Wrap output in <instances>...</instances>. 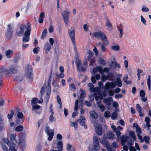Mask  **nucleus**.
<instances>
[{
  "mask_svg": "<svg viewBox=\"0 0 151 151\" xmlns=\"http://www.w3.org/2000/svg\"><path fill=\"white\" fill-rule=\"evenodd\" d=\"M32 68L31 66H28L25 70V74L26 78L30 81L33 79L32 73Z\"/></svg>",
  "mask_w": 151,
  "mask_h": 151,
  "instance_id": "39448f33",
  "label": "nucleus"
},
{
  "mask_svg": "<svg viewBox=\"0 0 151 151\" xmlns=\"http://www.w3.org/2000/svg\"><path fill=\"white\" fill-rule=\"evenodd\" d=\"M106 26L108 27L109 30L112 29V24L109 19L107 17L106 18Z\"/></svg>",
  "mask_w": 151,
  "mask_h": 151,
  "instance_id": "6ab92c4d",
  "label": "nucleus"
},
{
  "mask_svg": "<svg viewBox=\"0 0 151 151\" xmlns=\"http://www.w3.org/2000/svg\"><path fill=\"white\" fill-rule=\"evenodd\" d=\"M110 113L109 111H106L104 113V116L106 118H108L110 117Z\"/></svg>",
  "mask_w": 151,
  "mask_h": 151,
  "instance_id": "603ef678",
  "label": "nucleus"
},
{
  "mask_svg": "<svg viewBox=\"0 0 151 151\" xmlns=\"http://www.w3.org/2000/svg\"><path fill=\"white\" fill-rule=\"evenodd\" d=\"M117 117V114L116 112H114L111 115V118L112 119H116Z\"/></svg>",
  "mask_w": 151,
  "mask_h": 151,
  "instance_id": "4d7b16f0",
  "label": "nucleus"
},
{
  "mask_svg": "<svg viewBox=\"0 0 151 151\" xmlns=\"http://www.w3.org/2000/svg\"><path fill=\"white\" fill-rule=\"evenodd\" d=\"M9 147V151H17L18 147L16 144H8Z\"/></svg>",
  "mask_w": 151,
  "mask_h": 151,
  "instance_id": "aec40b11",
  "label": "nucleus"
},
{
  "mask_svg": "<svg viewBox=\"0 0 151 151\" xmlns=\"http://www.w3.org/2000/svg\"><path fill=\"white\" fill-rule=\"evenodd\" d=\"M113 99L111 97H109L108 98H105L103 99V102L108 106H110L111 104V101Z\"/></svg>",
  "mask_w": 151,
  "mask_h": 151,
  "instance_id": "412c9836",
  "label": "nucleus"
},
{
  "mask_svg": "<svg viewBox=\"0 0 151 151\" xmlns=\"http://www.w3.org/2000/svg\"><path fill=\"white\" fill-rule=\"evenodd\" d=\"M45 130L46 134L48 137V140L49 141H51L53 139L54 135V130L52 129H50L48 126H47Z\"/></svg>",
  "mask_w": 151,
  "mask_h": 151,
  "instance_id": "20e7f679",
  "label": "nucleus"
},
{
  "mask_svg": "<svg viewBox=\"0 0 151 151\" xmlns=\"http://www.w3.org/2000/svg\"><path fill=\"white\" fill-rule=\"evenodd\" d=\"M19 146L21 151L24 150L26 147V144L25 141L22 139H20L19 141Z\"/></svg>",
  "mask_w": 151,
  "mask_h": 151,
  "instance_id": "ddd939ff",
  "label": "nucleus"
},
{
  "mask_svg": "<svg viewBox=\"0 0 151 151\" xmlns=\"http://www.w3.org/2000/svg\"><path fill=\"white\" fill-rule=\"evenodd\" d=\"M1 147L3 151H9L6 147L4 144H1Z\"/></svg>",
  "mask_w": 151,
  "mask_h": 151,
  "instance_id": "e2e57ef3",
  "label": "nucleus"
},
{
  "mask_svg": "<svg viewBox=\"0 0 151 151\" xmlns=\"http://www.w3.org/2000/svg\"><path fill=\"white\" fill-rule=\"evenodd\" d=\"M94 93L93 94H91L89 95V99L91 101H92L94 100Z\"/></svg>",
  "mask_w": 151,
  "mask_h": 151,
  "instance_id": "0e129e2a",
  "label": "nucleus"
},
{
  "mask_svg": "<svg viewBox=\"0 0 151 151\" xmlns=\"http://www.w3.org/2000/svg\"><path fill=\"white\" fill-rule=\"evenodd\" d=\"M85 120L86 119L84 116H81L79 119L77 120V122H78L82 126H84L85 129H86L87 127L85 126Z\"/></svg>",
  "mask_w": 151,
  "mask_h": 151,
  "instance_id": "4468645a",
  "label": "nucleus"
},
{
  "mask_svg": "<svg viewBox=\"0 0 151 151\" xmlns=\"http://www.w3.org/2000/svg\"><path fill=\"white\" fill-rule=\"evenodd\" d=\"M119 45H113L111 46V48L112 50L115 51H117L119 49Z\"/></svg>",
  "mask_w": 151,
  "mask_h": 151,
  "instance_id": "a18cd8bd",
  "label": "nucleus"
},
{
  "mask_svg": "<svg viewBox=\"0 0 151 151\" xmlns=\"http://www.w3.org/2000/svg\"><path fill=\"white\" fill-rule=\"evenodd\" d=\"M140 19L141 22L144 24L145 25H146V21L145 19L142 16H140Z\"/></svg>",
  "mask_w": 151,
  "mask_h": 151,
  "instance_id": "6e6d98bb",
  "label": "nucleus"
},
{
  "mask_svg": "<svg viewBox=\"0 0 151 151\" xmlns=\"http://www.w3.org/2000/svg\"><path fill=\"white\" fill-rule=\"evenodd\" d=\"M100 38L101 39L103 43H104V44H105V43L106 44H109L106 36L104 33L102 32Z\"/></svg>",
  "mask_w": 151,
  "mask_h": 151,
  "instance_id": "4be33fe9",
  "label": "nucleus"
},
{
  "mask_svg": "<svg viewBox=\"0 0 151 151\" xmlns=\"http://www.w3.org/2000/svg\"><path fill=\"white\" fill-rule=\"evenodd\" d=\"M10 112L11 113L8 114L7 115V118L9 120L12 118L13 115L14 114V112L13 110H11Z\"/></svg>",
  "mask_w": 151,
  "mask_h": 151,
  "instance_id": "37998d69",
  "label": "nucleus"
},
{
  "mask_svg": "<svg viewBox=\"0 0 151 151\" xmlns=\"http://www.w3.org/2000/svg\"><path fill=\"white\" fill-rule=\"evenodd\" d=\"M23 127L22 125H19L17 127L15 130L17 132H20L23 129Z\"/></svg>",
  "mask_w": 151,
  "mask_h": 151,
  "instance_id": "79ce46f5",
  "label": "nucleus"
},
{
  "mask_svg": "<svg viewBox=\"0 0 151 151\" xmlns=\"http://www.w3.org/2000/svg\"><path fill=\"white\" fill-rule=\"evenodd\" d=\"M114 136V134L112 132H109L107 134V137L108 139H112Z\"/></svg>",
  "mask_w": 151,
  "mask_h": 151,
  "instance_id": "2f4dec72",
  "label": "nucleus"
},
{
  "mask_svg": "<svg viewBox=\"0 0 151 151\" xmlns=\"http://www.w3.org/2000/svg\"><path fill=\"white\" fill-rule=\"evenodd\" d=\"M105 86L106 89H109L110 88H114L116 87V85L114 82H107L106 83Z\"/></svg>",
  "mask_w": 151,
  "mask_h": 151,
  "instance_id": "2eb2a0df",
  "label": "nucleus"
},
{
  "mask_svg": "<svg viewBox=\"0 0 151 151\" xmlns=\"http://www.w3.org/2000/svg\"><path fill=\"white\" fill-rule=\"evenodd\" d=\"M16 135L15 134H12L10 137V141L8 144H15L17 143V140L16 139Z\"/></svg>",
  "mask_w": 151,
  "mask_h": 151,
  "instance_id": "a211bd4d",
  "label": "nucleus"
},
{
  "mask_svg": "<svg viewBox=\"0 0 151 151\" xmlns=\"http://www.w3.org/2000/svg\"><path fill=\"white\" fill-rule=\"evenodd\" d=\"M14 24L12 23H10L8 25L6 31L13 32L14 31Z\"/></svg>",
  "mask_w": 151,
  "mask_h": 151,
  "instance_id": "b1692460",
  "label": "nucleus"
},
{
  "mask_svg": "<svg viewBox=\"0 0 151 151\" xmlns=\"http://www.w3.org/2000/svg\"><path fill=\"white\" fill-rule=\"evenodd\" d=\"M128 78V76L127 75H126L123 78V80L127 84H130L131 83V82L130 81H127V80Z\"/></svg>",
  "mask_w": 151,
  "mask_h": 151,
  "instance_id": "58836bf2",
  "label": "nucleus"
},
{
  "mask_svg": "<svg viewBox=\"0 0 151 151\" xmlns=\"http://www.w3.org/2000/svg\"><path fill=\"white\" fill-rule=\"evenodd\" d=\"M2 142L3 143L2 144H7L8 145V144H9V140L7 139L4 138L3 139Z\"/></svg>",
  "mask_w": 151,
  "mask_h": 151,
  "instance_id": "680f3d73",
  "label": "nucleus"
},
{
  "mask_svg": "<svg viewBox=\"0 0 151 151\" xmlns=\"http://www.w3.org/2000/svg\"><path fill=\"white\" fill-rule=\"evenodd\" d=\"M93 51L95 52V54L96 56H98L99 55V52L97 49L96 47H95L93 49Z\"/></svg>",
  "mask_w": 151,
  "mask_h": 151,
  "instance_id": "774afa93",
  "label": "nucleus"
},
{
  "mask_svg": "<svg viewBox=\"0 0 151 151\" xmlns=\"http://www.w3.org/2000/svg\"><path fill=\"white\" fill-rule=\"evenodd\" d=\"M93 145L95 150L96 151L99 150L100 149V146L98 139V138L96 135L93 136Z\"/></svg>",
  "mask_w": 151,
  "mask_h": 151,
  "instance_id": "0eeeda50",
  "label": "nucleus"
},
{
  "mask_svg": "<svg viewBox=\"0 0 151 151\" xmlns=\"http://www.w3.org/2000/svg\"><path fill=\"white\" fill-rule=\"evenodd\" d=\"M88 55L87 56V60L90 62L89 65H92L93 63L95 61V58L93 56V53L92 51L88 50Z\"/></svg>",
  "mask_w": 151,
  "mask_h": 151,
  "instance_id": "6e6552de",
  "label": "nucleus"
},
{
  "mask_svg": "<svg viewBox=\"0 0 151 151\" xmlns=\"http://www.w3.org/2000/svg\"><path fill=\"white\" fill-rule=\"evenodd\" d=\"M29 27L31 28L30 24L29 22H27L26 25H21L18 27L16 29V35L18 36H22L28 29Z\"/></svg>",
  "mask_w": 151,
  "mask_h": 151,
  "instance_id": "7ed1b4c3",
  "label": "nucleus"
},
{
  "mask_svg": "<svg viewBox=\"0 0 151 151\" xmlns=\"http://www.w3.org/2000/svg\"><path fill=\"white\" fill-rule=\"evenodd\" d=\"M81 91L82 92L80 95V99H83L84 97H86V94L84 93V92L83 91V90L82 89H80Z\"/></svg>",
  "mask_w": 151,
  "mask_h": 151,
  "instance_id": "49530a36",
  "label": "nucleus"
},
{
  "mask_svg": "<svg viewBox=\"0 0 151 151\" xmlns=\"http://www.w3.org/2000/svg\"><path fill=\"white\" fill-rule=\"evenodd\" d=\"M58 151H63V143L62 141H59L57 143Z\"/></svg>",
  "mask_w": 151,
  "mask_h": 151,
  "instance_id": "393cba45",
  "label": "nucleus"
},
{
  "mask_svg": "<svg viewBox=\"0 0 151 151\" xmlns=\"http://www.w3.org/2000/svg\"><path fill=\"white\" fill-rule=\"evenodd\" d=\"M13 52L11 50H8L5 52V54L7 58H10L12 56Z\"/></svg>",
  "mask_w": 151,
  "mask_h": 151,
  "instance_id": "a878e982",
  "label": "nucleus"
},
{
  "mask_svg": "<svg viewBox=\"0 0 151 151\" xmlns=\"http://www.w3.org/2000/svg\"><path fill=\"white\" fill-rule=\"evenodd\" d=\"M28 29L25 31L24 34V36L23 37L22 41L23 42H27L29 40V36L31 31V29L29 27Z\"/></svg>",
  "mask_w": 151,
  "mask_h": 151,
  "instance_id": "1a4fd4ad",
  "label": "nucleus"
},
{
  "mask_svg": "<svg viewBox=\"0 0 151 151\" xmlns=\"http://www.w3.org/2000/svg\"><path fill=\"white\" fill-rule=\"evenodd\" d=\"M102 32L100 31L95 32L93 34L92 36L94 37H97L98 38H100Z\"/></svg>",
  "mask_w": 151,
  "mask_h": 151,
  "instance_id": "c85d7f7f",
  "label": "nucleus"
},
{
  "mask_svg": "<svg viewBox=\"0 0 151 151\" xmlns=\"http://www.w3.org/2000/svg\"><path fill=\"white\" fill-rule=\"evenodd\" d=\"M141 10L143 12H148L149 11V9L146 6H142Z\"/></svg>",
  "mask_w": 151,
  "mask_h": 151,
  "instance_id": "5fc2aeb1",
  "label": "nucleus"
},
{
  "mask_svg": "<svg viewBox=\"0 0 151 151\" xmlns=\"http://www.w3.org/2000/svg\"><path fill=\"white\" fill-rule=\"evenodd\" d=\"M109 44H106L105 43V44H104V43H103L102 44H101V49L102 52H104L105 50V45H107Z\"/></svg>",
  "mask_w": 151,
  "mask_h": 151,
  "instance_id": "864d4df0",
  "label": "nucleus"
},
{
  "mask_svg": "<svg viewBox=\"0 0 151 151\" xmlns=\"http://www.w3.org/2000/svg\"><path fill=\"white\" fill-rule=\"evenodd\" d=\"M70 88L72 91H75L76 89V88L73 84H71L70 85Z\"/></svg>",
  "mask_w": 151,
  "mask_h": 151,
  "instance_id": "69168bd1",
  "label": "nucleus"
},
{
  "mask_svg": "<svg viewBox=\"0 0 151 151\" xmlns=\"http://www.w3.org/2000/svg\"><path fill=\"white\" fill-rule=\"evenodd\" d=\"M70 126L73 127L75 129H77L78 127V125L76 122H71Z\"/></svg>",
  "mask_w": 151,
  "mask_h": 151,
  "instance_id": "7c9ffc66",
  "label": "nucleus"
},
{
  "mask_svg": "<svg viewBox=\"0 0 151 151\" xmlns=\"http://www.w3.org/2000/svg\"><path fill=\"white\" fill-rule=\"evenodd\" d=\"M144 139L146 143L148 144L149 143L150 137L148 136H145L144 137Z\"/></svg>",
  "mask_w": 151,
  "mask_h": 151,
  "instance_id": "8fccbe9b",
  "label": "nucleus"
},
{
  "mask_svg": "<svg viewBox=\"0 0 151 151\" xmlns=\"http://www.w3.org/2000/svg\"><path fill=\"white\" fill-rule=\"evenodd\" d=\"M99 62L100 64L102 65H105L106 63L105 61L101 58H100L99 59Z\"/></svg>",
  "mask_w": 151,
  "mask_h": 151,
  "instance_id": "c03bdc74",
  "label": "nucleus"
},
{
  "mask_svg": "<svg viewBox=\"0 0 151 151\" xmlns=\"http://www.w3.org/2000/svg\"><path fill=\"white\" fill-rule=\"evenodd\" d=\"M101 142L104 146H105L107 151H116L115 150L109 145L108 142L106 141H101Z\"/></svg>",
  "mask_w": 151,
  "mask_h": 151,
  "instance_id": "f8f14e48",
  "label": "nucleus"
},
{
  "mask_svg": "<svg viewBox=\"0 0 151 151\" xmlns=\"http://www.w3.org/2000/svg\"><path fill=\"white\" fill-rule=\"evenodd\" d=\"M41 146L40 144H39L37 145L35 149L36 151H41Z\"/></svg>",
  "mask_w": 151,
  "mask_h": 151,
  "instance_id": "052dcab7",
  "label": "nucleus"
},
{
  "mask_svg": "<svg viewBox=\"0 0 151 151\" xmlns=\"http://www.w3.org/2000/svg\"><path fill=\"white\" fill-rule=\"evenodd\" d=\"M70 13L67 11H64L62 12L64 21L66 24H67L68 23V20Z\"/></svg>",
  "mask_w": 151,
  "mask_h": 151,
  "instance_id": "9b49d317",
  "label": "nucleus"
},
{
  "mask_svg": "<svg viewBox=\"0 0 151 151\" xmlns=\"http://www.w3.org/2000/svg\"><path fill=\"white\" fill-rule=\"evenodd\" d=\"M75 32L74 29L73 27L71 28L68 31L69 35L71 39L73 46H75V45H76L75 38Z\"/></svg>",
  "mask_w": 151,
  "mask_h": 151,
  "instance_id": "423d86ee",
  "label": "nucleus"
},
{
  "mask_svg": "<svg viewBox=\"0 0 151 151\" xmlns=\"http://www.w3.org/2000/svg\"><path fill=\"white\" fill-rule=\"evenodd\" d=\"M47 34V29H45L42 32V34L41 37V38L42 39H44L46 35Z\"/></svg>",
  "mask_w": 151,
  "mask_h": 151,
  "instance_id": "4c0bfd02",
  "label": "nucleus"
},
{
  "mask_svg": "<svg viewBox=\"0 0 151 151\" xmlns=\"http://www.w3.org/2000/svg\"><path fill=\"white\" fill-rule=\"evenodd\" d=\"M91 116L93 118L96 119L98 116L97 114L94 111H91L90 113Z\"/></svg>",
  "mask_w": 151,
  "mask_h": 151,
  "instance_id": "72a5a7b5",
  "label": "nucleus"
},
{
  "mask_svg": "<svg viewBox=\"0 0 151 151\" xmlns=\"http://www.w3.org/2000/svg\"><path fill=\"white\" fill-rule=\"evenodd\" d=\"M13 32L6 31L5 33V36L6 38L8 39H10L12 37L13 35Z\"/></svg>",
  "mask_w": 151,
  "mask_h": 151,
  "instance_id": "bb28decb",
  "label": "nucleus"
},
{
  "mask_svg": "<svg viewBox=\"0 0 151 151\" xmlns=\"http://www.w3.org/2000/svg\"><path fill=\"white\" fill-rule=\"evenodd\" d=\"M114 63L115 65V66L114 67L112 65H110V67L112 69H115L116 68H120L121 67V66L120 64L117 63V62L116 61H114Z\"/></svg>",
  "mask_w": 151,
  "mask_h": 151,
  "instance_id": "473e14b6",
  "label": "nucleus"
},
{
  "mask_svg": "<svg viewBox=\"0 0 151 151\" xmlns=\"http://www.w3.org/2000/svg\"><path fill=\"white\" fill-rule=\"evenodd\" d=\"M51 45L49 43H46L44 46V48L46 50V52H49L51 48Z\"/></svg>",
  "mask_w": 151,
  "mask_h": 151,
  "instance_id": "cd10ccee",
  "label": "nucleus"
},
{
  "mask_svg": "<svg viewBox=\"0 0 151 151\" xmlns=\"http://www.w3.org/2000/svg\"><path fill=\"white\" fill-rule=\"evenodd\" d=\"M150 76H148V78L147 79V84L148 87L149 89V90H150Z\"/></svg>",
  "mask_w": 151,
  "mask_h": 151,
  "instance_id": "de8ad7c7",
  "label": "nucleus"
},
{
  "mask_svg": "<svg viewBox=\"0 0 151 151\" xmlns=\"http://www.w3.org/2000/svg\"><path fill=\"white\" fill-rule=\"evenodd\" d=\"M129 138V137H127L124 135L122 136L120 138V139L121 140L122 145H125L126 142H127Z\"/></svg>",
  "mask_w": 151,
  "mask_h": 151,
  "instance_id": "f3484780",
  "label": "nucleus"
},
{
  "mask_svg": "<svg viewBox=\"0 0 151 151\" xmlns=\"http://www.w3.org/2000/svg\"><path fill=\"white\" fill-rule=\"evenodd\" d=\"M116 82L118 86L121 87L122 86V81L120 78H117L116 79Z\"/></svg>",
  "mask_w": 151,
  "mask_h": 151,
  "instance_id": "c756f323",
  "label": "nucleus"
},
{
  "mask_svg": "<svg viewBox=\"0 0 151 151\" xmlns=\"http://www.w3.org/2000/svg\"><path fill=\"white\" fill-rule=\"evenodd\" d=\"M17 117L19 119H22L24 117L23 113L21 112H18V109H17Z\"/></svg>",
  "mask_w": 151,
  "mask_h": 151,
  "instance_id": "e433bc0d",
  "label": "nucleus"
},
{
  "mask_svg": "<svg viewBox=\"0 0 151 151\" xmlns=\"http://www.w3.org/2000/svg\"><path fill=\"white\" fill-rule=\"evenodd\" d=\"M136 109L138 112L142 111L141 108L139 104H137L136 105Z\"/></svg>",
  "mask_w": 151,
  "mask_h": 151,
  "instance_id": "bf43d9fd",
  "label": "nucleus"
},
{
  "mask_svg": "<svg viewBox=\"0 0 151 151\" xmlns=\"http://www.w3.org/2000/svg\"><path fill=\"white\" fill-rule=\"evenodd\" d=\"M45 90H46V95L45 98V102L47 103L49 99V95L50 93L51 87L50 85L48 83L47 85H45L43 86L41 88L40 90V94L41 95V101L39 100L37 98H34L32 101V104H35L36 103H42L43 102V100L42 98L43 94Z\"/></svg>",
  "mask_w": 151,
  "mask_h": 151,
  "instance_id": "f257e3e1",
  "label": "nucleus"
},
{
  "mask_svg": "<svg viewBox=\"0 0 151 151\" xmlns=\"http://www.w3.org/2000/svg\"><path fill=\"white\" fill-rule=\"evenodd\" d=\"M23 79V78L21 76H16L14 78V81H21Z\"/></svg>",
  "mask_w": 151,
  "mask_h": 151,
  "instance_id": "3c124183",
  "label": "nucleus"
},
{
  "mask_svg": "<svg viewBox=\"0 0 151 151\" xmlns=\"http://www.w3.org/2000/svg\"><path fill=\"white\" fill-rule=\"evenodd\" d=\"M39 49L40 48L38 47L35 48L33 50V52L35 54H37L39 51Z\"/></svg>",
  "mask_w": 151,
  "mask_h": 151,
  "instance_id": "338daca9",
  "label": "nucleus"
},
{
  "mask_svg": "<svg viewBox=\"0 0 151 151\" xmlns=\"http://www.w3.org/2000/svg\"><path fill=\"white\" fill-rule=\"evenodd\" d=\"M129 135L134 140H135L136 139V137L135 135V133L132 131H130L129 133Z\"/></svg>",
  "mask_w": 151,
  "mask_h": 151,
  "instance_id": "f704fd0d",
  "label": "nucleus"
},
{
  "mask_svg": "<svg viewBox=\"0 0 151 151\" xmlns=\"http://www.w3.org/2000/svg\"><path fill=\"white\" fill-rule=\"evenodd\" d=\"M74 48V50L76 53V59L77 58H78L80 56V55L78 53V52L77 50V48L76 47V45H75V46H73Z\"/></svg>",
  "mask_w": 151,
  "mask_h": 151,
  "instance_id": "a19ab883",
  "label": "nucleus"
},
{
  "mask_svg": "<svg viewBox=\"0 0 151 151\" xmlns=\"http://www.w3.org/2000/svg\"><path fill=\"white\" fill-rule=\"evenodd\" d=\"M127 142H128V144L129 147L132 146V145H133L134 143V141H133L130 138L129 139Z\"/></svg>",
  "mask_w": 151,
  "mask_h": 151,
  "instance_id": "09e8293b",
  "label": "nucleus"
},
{
  "mask_svg": "<svg viewBox=\"0 0 151 151\" xmlns=\"http://www.w3.org/2000/svg\"><path fill=\"white\" fill-rule=\"evenodd\" d=\"M17 68L15 67H11L6 69L3 66L0 68V80L2 78V75L4 73L7 75L8 74H14L17 73Z\"/></svg>",
  "mask_w": 151,
  "mask_h": 151,
  "instance_id": "f03ea898",
  "label": "nucleus"
},
{
  "mask_svg": "<svg viewBox=\"0 0 151 151\" xmlns=\"http://www.w3.org/2000/svg\"><path fill=\"white\" fill-rule=\"evenodd\" d=\"M97 104L98 107L100 109V110L101 111H104L105 110V107L104 106L101 104V101H99L97 102Z\"/></svg>",
  "mask_w": 151,
  "mask_h": 151,
  "instance_id": "5701e85b",
  "label": "nucleus"
},
{
  "mask_svg": "<svg viewBox=\"0 0 151 151\" xmlns=\"http://www.w3.org/2000/svg\"><path fill=\"white\" fill-rule=\"evenodd\" d=\"M109 78V76L108 75L104 76L102 75L101 77V80L103 82H104L106 80H108Z\"/></svg>",
  "mask_w": 151,
  "mask_h": 151,
  "instance_id": "ea45409f",
  "label": "nucleus"
},
{
  "mask_svg": "<svg viewBox=\"0 0 151 151\" xmlns=\"http://www.w3.org/2000/svg\"><path fill=\"white\" fill-rule=\"evenodd\" d=\"M77 69L79 71L85 72L86 70V69L83 67L81 64L80 65H79V66L77 67Z\"/></svg>",
  "mask_w": 151,
  "mask_h": 151,
  "instance_id": "c9c22d12",
  "label": "nucleus"
},
{
  "mask_svg": "<svg viewBox=\"0 0 151 151\" xmlns=\"http://www.w3.org/2000/svg\"><path fill=\"white\" fill-rule=\"evenodd\" d=\"M31 104L32 106V111L37 114H40V111H39V109L40 108V106L36 104Z\"/></svg>",
  "mask_w": 151,
  "mask_h": 151,
  "instance_id": "dca6fc26",
  "label": "nucleus"
},
{
  "mask_svg": "<svg viewBox=\"0 0 151 151\" xmlns=\"http://www.w3.org/2000/svg\"><path fill=\"white\" fill-rule=\"evenodd\" d=\"M76 60V64L77 67H79V65L81 64V62L78 58H77V59Z\"/></svg>",
  "mask_w": 151,
  "mask_h": 151,
  "instance_id": "13d9d810",
  "label": "nucleus"
},
{
  "mask_svg": "<svg viewBox=\"0 0 151 151\" xmlns=\"http://www.w3.org/2000/svg\"><path fill=\"white\" fill-rule=\"evenodd\" d=\"M95 130L96 134L99 136L101 135L102 133V127L100 124H94Z\"/></svg>",
  "mask_w": 151,
  "mask_h": 151,
  "instance_id": "9d476101",
  "label": "nucleus"
}]
</instances>
